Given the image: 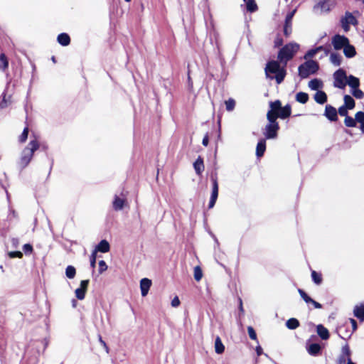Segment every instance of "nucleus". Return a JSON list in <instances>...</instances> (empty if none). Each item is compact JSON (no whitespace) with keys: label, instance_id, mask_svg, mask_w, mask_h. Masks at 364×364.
Masks as SVG:
<instances>
[{"label":"nucleus","instance_id":"obj_18","mask_svg":"<svg viewBox=\"0 0 364 364\" xmlns=\"http://www.w3.org/2000/svg\"><path fill=\"white\" fill-rule=\"evenodd\" d=\"M266 150V140L264 139H260L256 147V155L258 158L262 157Z\"/></svg>","mask_w":364,"mask_h":364},{"label":"nucleus","instance_id":"obj_34","mask_svg":"<svg viewBox=\"0 0 364 364\" xmlns=\"http://www.w3.org/2000/svg\"><path fill=\"white\" fill-rule=\"evenodd\" d=\"M9 66V62L4 53L0 54V69L5 70Z\"/></svg>","mask_w":364,"mask_h":364},{"label":"nucleus","instance_id":"obj_6","mask_svg":"<svg viewBox=\"0 0 364 364\" xmlns=\"http://www.w3.org/2000/svg\"><path fill=\"white\" fill-rule=\"evenodd\" d=\"M318 69L316 61L308 60L299 67V75L301 78H306L311 74L315 73Z\"/></svg>","mask_w":364,"mask_h":364},{"label":"nucleus","instance_id":"obj_5","mask_svg":"<svg viewBox=\"0 0 364 364\" xmlns=\"http://www.w3.org/2000/svg\"><path fill=\"white\" fill-rule=\"evenodd\" d=\"M299 46L295 43H290L283 47L278 53V60L286 65L287 61L293 58L298 51Z\"/></svg>","mask_w":364,"mask_h":364},{"label":"nucleus","instance_id":"obj_11","mask_svg":"<svg viewBox=\"0 0 364 364\" xmlns=\"http://www.w3.org/2000/svg\"><path fill=\"white\" fill-rule=\"evenodd\" d=\"M127 204L126 196L122 193V196L117 194L114 196L112 201V208L116 211L122 210Z\"/></svg>","mask_w":364,"mask_h":364},{"label":"nucleus","instance_id":"obj_12","mask_svg":"<svg viewBox=\"0 0 364 364\" xmlns=\"http://www.w3.org/2000/svg\"><path fill=\"white\" fill-rule=\"evenodd\" d=\"M349 43L348 38L344 36L336 35L332 38V44L335 50H340Z\"/></svg>","mask_w":364,"mask_h":364},{"label":"nucleus","instance_id":"obj_61","mask_svg":"<svg viewBox=\"0 0 364 364\" xmlns=\"http://www.w3.org/2000/svg\"><path fill=\"white\" fill-rule=\"evenodd\" d=\"M255 350L258 356L261 355L263 353V350L260 346H257Z\"/></svg>","mask_w":364,"mask_h":364},{"label":"nucleus","instance_id":"obj_57","mask_svg":"<svg viewBox=\"0 0 364 364\" xmlns=\"http://www.w3.org/2000/svg\"><path fill=\"white\" fill-rule=\"evenodd\" d=\"M350 322L352 324L353 331H355L357 329V322L353 318H350Z\"/></svg>","mask_w":364,"mask_h":364},{"label":"nucleus","instance_id":"obj_30","mask_svg":"<svg viewBox=\"0 0 364 364\" xmlns=\"http://www.w3.org/2000/svg\"><path fill=\"white\" fill-rule=\"evenodd\" d=\"M246 3L247 11L252 13L257 10V5L255 0H246L244 1Z\"/></svg>","mask_w":364,"mask_h":364},{"label":"nucleus","instance_id":"obj_36","mask_svg":"<svg viewBox=\"0 0 364 364\" xmlns=\"http://www.w3.org/2000/svg\"><path fill=\"white\" fill-rule=\"evenodd\" d=\"M311 277L314 282L316 284H320L322 282L321 274L320 273L316 272L314 270L311 272Z\"/></svg>","mask_w":364,"mask_h":364},{"label":"nucleus","instance_id":"obj_13","mask_svg":"<svg viewBox=\"0 0 364 364\" xmlns=\"http://www.w3.org/2000/svg\"><path fill=\"white\" fill-rule=\"evenodd\" d=\"M88 284L89 280L86 279L81 281L80 287L76 289L75 291V296L77 299L82 300L85 299Z\"/></svg>","mask_w":364,"mask_h":364},{"label":"nucleus","instance_id":"obj_48","mask_svg":"<svg viewBox=\"0 0 364 364\" xmlns=\"http://www.w3.org/2000/svg\"><path fill=\"white\" fill-rule=\"evenodd\" d=\"M107 269V265L104 260H100L99 262V272L100 273H102Z\"/></svg>","mask_w":364,"mask_h":364},{"label":"nucleus","instance_id":"obj_15","mask_svg":"<svg viewBox=\"0 0 364 364\" xmlns=\"http://www.w3.org/2000/svg\"><path fill=\"white\" fill-rule=\"evenodd\" d=\"M151 280L148 278H144L140 281V289L142 296H146L151 286Z\"/></svg>","mask_w":364,"mask_h":364},{"label":"nucleus","instance_id":"obj_53","mask_svg":"<svg viewBox=\"0 0 364 364\" xmlns=\"http://www.w3.org/2000/svg\"><path fill=\"white\" fill-rule=\"evenodd\" d=\"M8 105V103H7V100L6 99V94L4 93L3 94V99L0 102V107L1 109H4V108H6Z\"/></svg>","mask_w":364,"mask_h":364},{"label":"nucleus","instance_id":"obj_20","mask_svg":"<svg viewBox=\"0 0 364 364\" xmlns=\"http://www.w3.org/2000/svg\"><path fill=\"white\" fill-rule=\"evenodd\" d=\"M353 314L361 321H364V304L356 305L353 309Z\"/></svg>","mask_w":364,"mask_h":364},{"label":"nucleus","instance_id":"obj_60","mask_svg":"<svg viewBox=\"0 0 364 364\" xmlns=\"http://www.w3.org/2000/svg\"><path fill=\"white\" fill-rule=\"evenodd\" d=\"M209 139L208 134H206L203 139L202 144L203 146H207L208 145Z\"/></svg>","mask_w":364,"mask_h":364},{"label":"nucleus","instance_id":"obj_63","mask_svg":"<svg viewBox=\"0 0 364 364\" xmlns=\"http://www.w3.org/2000/svg\"><path fill=\"white\" fill-rule=\"evenodd\" d=\"M239 301H240V306H239V309H240V311L242 313H243V312H244V309H243V306H242V299H239Z\"/></svg>","mask_w":364,"mask_h":364},{"label":"nucleus","instance_id":"obj_56","mask_svg":"<svg viewBox=\"0 0 364 364\" xmlns=\"http://www.w3.org/2000/svg\"><path fill=\"white\" fill-rule=\"evenodd\" d=\"M11 243L13 247L16 248L19 245V241L17 238H12L11 240Z\"/></svg>","mask_w":364,"mask_h":364},{"label":"nucleus","instance_id":"obj_59","mask_svg":"<svg viewBox=\"0 0 364 364\" xmlns=\"http://www.w3.org/2000/svg\"><path fill=\"white\" fill-rule=\"evenodd\" d=\"M282 39L281 38H277L274 41V44H275V46L278 47V46H282Z\"/></svg>","mask_w":364,"mask_h":364},{"label":"nucleus","instance_id":"obj_39","mask_svg":"<svg viewBox=\"0 0 364 364\" xmlns=\"http://www.w3.org/2000/svg\"><path fill=\"white\" fill-rule=\"evenodd\" d=\"M203 277V272L202 269L199 266H196L194 267V279L198 282L200 281Z\"/></svg>","mask_w":364,"mask_h":364},{"label":"nucleus","instance_id":"obj_37","mask_svg":"<svg viewBox=\"0 0 364 364\" xmlns=\"http://www.w3.org/2000/svg\"><path fill=\"white\" fill-rule=\"evenodd\" d=\"M344 124L348 127H356V122L355 119L350 116H346L344 119Z\"/></svg>","mask_w":364,"mask_h":364},{"label":"nucleus","instance_id":"obj_23","mask_svg":"<svg viewBox=\"0 0 364 364\" xmlns=\"http://www.w3.org/2000/svg\"><path fill=\"white\" fill-rule=\"evenodd\" d=\"M57 40L58 42L63 46H67L70 43V36L65 33L59 34L57 38Z\"/></svg>","mask_w":364,"mask_h":364},{"label":"nucleus","instance_id":"obj_19","mask_svg":"<svg viewBox=\"0 0 364 364\" xmlns=\"http://www.w3.org/2000/svg\"><path fill=\"white\" fill-rule=\"evenodd\" d=\"M346 85H348L351 88L352 90L355 88L359 87L360 80L357 77L350 75L348 76Z\"/></svg>","mask_w":364,"mask_h":364},{"label":"nucleus","instance_id":"obj_8","mask_svg":"<svg viewBox=\"0 0 364 364\" xmlns=\"http://www.w3.org/2000/svg\"><path fill=\"white\" fill-rule=\"evenodd\" d=\"M358 23L356 18L349 11H346L345 15L341 18V24L345 32L350 30L351 25L356 26Z\"/></svg>","mask_w":364,"mask_h":364},{"label":"nucleus","instance_id":"obj_58","mask_svg":"<svg viewBox=\"0 0 364 364\" xmlns=\"http://www.w3.org/2000/svg\"><path fill=\"white\" fill-rule=\"evenodd\" d=\"M310 304H313L314 308H316V309H321L322 307L321 304H319L318 302L316 301L313 299H312V301H311Z\"/></svg>","mask_w":364,"mask_h":364},{"label":"nucleus","instance_id":"obj_54","mask_svg":"<svg viewBox=\"0 0 364 364\" xmlns=\"http://www.w3.org/2000/svg\"><path fill=\"white\" fill-rule=\"evenodd\" d=\"M180 300L178 296H175L171 301V306L174 308L178 307L180 305Z\"/></svg>","mask_w":364,"mask_h":364},{"label":"nucleus","instance_id":"obj_41","mask_svg":"<svg viewBox=\"0 0 364 364\" xmlns=\"http://www.w3.org/2000/svg\"><path fill=\"white\" fill-rule=\"evenodd\" d=\"M301 297L304 300V301L306 303V304H310L311 301H312V299L307 295V294L303 291L302 289H299L298 290Z\"/></svg>","mask_w":364,"mask_h":364},{"label":"nucleus","instance_id":"obj_4","mask_svg":"<svg viewBox=\"0 0 364 364\" xmlns=\"http://www.w3.org/2000/svg\"><path fill=\"white\" fill-rule=\"evenodd\" d=\"M272 113L267 114V119L268 123L264 129V135L267 139H274L277 137V133L279 129V126L275 117L272 115Z\"/></svg>","mask_w":364,"mask_h":364},{"label":"nucleus","instance_id":"obj_22","mask_svg":"<svg viewBox=\"0 0 364 364\" xmlns=\"http://www.w3.org/2000/svg\"><path fill=\"white\" fill-rule=\"evenodd\" d=\"M316 332L323 340H327L329 338L328 330L321 324L316 326Z\"/></svg>","mask_w":364,"mask_h":364},{"label":"nucleus","instance_id":"obj_35","mask_svg":"<svg viewBox=\"0 0 364 364\" xmlns=\"http://www.w3.org/2000/svg\"><path fill=\"white\" fill-rule=\"evenodd\" d=\"M76 270L73 266H68L65 269L66 277L69 279H73L75 276Z\"/></svg>","mask_w":364,"mask_h":364},{"label":"nucleus","instance_id":"obj_50","mask_svg":"<svg viewBox=\"0 0 364 364\" xmlns=\"http://www.w3.org/2000/svg\"><path fill=\"white\" fill-rule=\"evenodd\" d=\"M341 355H346L347 358H350V348L348 345H346L342 347V354Z\"/></svg>","mask_w":364,"mask_h":364},{"label":"nucleus","instance_id":"obj_21","mask_svg":"<svg viewBox=\"0 0 364 364\" xmlns=\"http://www.w3.org/2000/svg\"><path fill=\"white\" fill-rule=\"evenodd\" d=\"M109 248H110V247H109V242L105 240H102L97 245V246L96 247V248L94 251H96V252H100L102 253H105V252H107L109 251Z\"/></svg>","mask_w":364,"mask_h":364},{"label":"nucleus","instance_id":"obj_25","mask_svg":"<svg viewBox=\"0 0 364 364\" xmlns=\"http://www.w3.org/2000/svg\"><path fill=\"white\" fill-rule=\"evenodd\" d=\"M195 171L198 175H200L204 170L203 159L199 156L193 164Z\"/></svg>","mask_w":364,"mask_h":364},{"label":"nucleus","instance_id":"obj_27","mask_svg":"<svg viewBox=\"0 0 364 364\" xmlns=\"http://www.w3.org/2000/svg\"><path fill=\"white\" fill-rule=\"evenodd\" d=\"M225 350V346L219 336L215 340V351L218 354H222Z\"/></svg>","mask_w":364,"mask_h":364},{"label":"nucleus","instance_id":"obj_46","mask_svg":"<svg viewBox=\"0 0 364 364\" xmlns=\"http://www.w3.org/2000/svg\"><path fill=\"white\" fill-rule=\"evenodd\" d=\"M348 109H349L347 108L346 106L343 105L338 108V112L341 116L346 117V116H348Z\"/></svg>","mask_w":364,"mask_h":364},{"label":"nucleus","instance_id":"obj_29","mask_svg":"<svg viewBox=\"0 0 364 364\" xmlns=\"http://www.w3.org/2000/svg\"><path fill=\"white\" fill-rule=\"evenodd\" d=\"M286 326L291 330L296 329L299 326V321L294 318H289L286 322Z\"/></svg>","mask_w":364,"mask_h":364},{"label":"nucleus","instance_id":"obj_7","mask_svg":"<svg viewBox=\"0 0 364 364\" xmlns=\"http://www.w3.org/2000/svg\"><path fill=\"white\" fill-rule=\"evenodd\" d=\"M348 76L343 69H338L333 73V86L339 89H344L346 86Z\"/></svg>","mask_w":364,"mask_h":364},{"label":"nucleus","instance_id":"obj_17","mask_svg":"<svg viewBox=\"0 0 364 364\" xmlns=\"http://www.w3.org/2000/svg\"><path fill=\"white\" fill-rule=\"evenodd\" d=\"M314 100L319 105H323L327 102V95L322 90H318L314 96Z\"/></svg>","mask_w":364,"mask_h":364},{"label":"nucleus","instance_id":"obj_28","mask_svg":"<svg viewBox=\"0 0 364 364\" xmlns=\"http://www.w3.org/2000/svg\"><path fill=\"white\" fill-rule=\"evenodd\" d=\"M343 100H344L343 106H346L349 109H352L355 107V100H353V98L351 96H350L348 95H344Z\"/></svg>","mask_w":364,"mask_h":364},{"label":"nucleus","instance_id":"obj_14","mask_svg":"<svg viewBox=\"0 0 364 364\" xmlns=\"http://www.w3.org/2000/svg\"><path fill=\"white\" fill-rule=\"evenodd\" d=\"M337 110L335 107L330 105H326L324 116L330 121L335 122L338 119Z\"/></svg>","mask_w":364,"mask_h":364},{"label":"nucleus","instance_id":"obj_42","mask_svg":"<svg viewBox=\"0 0 364 364\" xmlns=\"http://www.w3.org/2000/svg\"><path fill=\"white\" fill-rule=\"evenodd\" d=\"M247 332H248V335L251 339L258 342L256 332L252 326L247 327Z\"/></svg>","mask_w":364,"mask_h":364},{"label":"nucleus","instance_id":"obj_44","mask_svg":"<svg viewBox=\"0 0 364 364\" xmlns=\"http://www.w3.org/2000/svg\"><path fill=\"white\" fill-rule=\"evenodd\" d=\"M291 33V23H287V21H285L284 26V33L286 36H289Z\"/></svg>","mask_w":364,"mask_h":364},{"label":"nucleus","instance_id":"obj_16","mask_svg":"<svg viewBox=\"0 0 364 364\" xmlns=\"http://www.w3.org/2000/svg\"><path fill=\"white\" fill-rule=\"evenodd\" d=\"M319 51H323V55L326 56L328 55L329 50L323 47V46H318L314 49L309 50L306 54L305 55L304 58H311L315 56V55L319 52Z\"/></svg>","mask_w":364,"mask_h":364},{"label":"nucleus","instance_id":"obj_26","mask_svg":"<svg viewBox=\"0 0 364 364\" xmlns=\"http://www.w3.org/2000/svg\"><path fill=\"white\" fill-rule=\"evenodd\" d=\"M343 53L347 58H353L356 54L354 46L350 45L349 43L344 47Z\"/></svg>","mask_w":364,"mask_h":364},{"label":"nucleus","instance_id":"obj_24","mask_svg":"<svg viewBox=\"0 0 364 364\" xmlns=\"http://www.w3.org/2000/svg\"><path fill=\"white\" fill-rule=\"evenodd\" d=\"M309 87L312 90H318V89H321L323 87V82L321 80L318 79H314L309 82Z\"/></svg>","mask_w":364,"mask_h":364},{"label":"nucleus","instance_id":"obj_33","mask_svg":"<svg viewBox=\"0 0 364 364\" xmlns=\"http://www.w3.org/2000/svg\"><path fill=\"white\" fill-rule=\"evenodd\" d=\"M296 100L301 104H305L309 100V95L306 92H299L296 95Z\"/></svg>","mask_w":364,"mask_h":364},{"label":"nucleus","instance_id":"obj_64","mask_svg":"<svg viewBox=\"0 0 364 364\" xmlns=\"http://www.w3.org/2000/svg\"><path fill=\"white\" fill-rule=\"evenodd\" d=\"M360 129L361 132H362L363 133H364V122H361V123H360Z\"/></svg>","mask_w":364,"mask_h":364},{"label":"nucleus","instance_id":"obj_10","mask_svg":"<svg viewBox=\"0 0 364 364\" xmlns=\"http://www.w3.org/2000/svg\"><path fill=\"white\" fill-rule=\"evenodd\" d=\"M211 181L213 183L212 193L208 204V208H213L216 203L218 196V183L217 177L215 176H211Z\"/></svg>","mask_w":364,"mask_h":364},{"label":"nucleus","instance_id":"obj_62","mask_svg":"<svg viewBox=\"0 0 364 364\" xmlns=\"http://www.w3.org/2000/svg\"><path fill=\"white\" fill-rule=\"evenodd\" d=\"M100 343L102 345V346L106 349L107 352H108V347L106 344V343L102 339V337H99Z\"/></svg>","mask_w":364,"mask_h":364},{"label":"nucleus","instance_id":"obj_45","mask_svg":"<svg viewBox=\"0 0 364 364\" xmlns=\"http://www.w3.org/2000/svg\"><path fill=\"white\" fill-rule=\"evenodd\" d=\"M28 127H26L22 134H21V136H19V141L21 142H24L26 141V140L28 138Z\"/></svg>","mask_w":364,"mask_h":364},{"label":"nucleus","instance_id":"obj_40","mask_svg":"<svg viewBox=\"0 0 364 364\" xmlns=\"http://www.w3.org/2000/svg\"><path fill=\"white\" fill-rule=\"evenodd\" d=\"M225 103V106H226V109L228 112H231L235 109V101L233 99L230 98L228 100H226Z\"/></svg>","mask_w":364,"mask_h":364},{"label":"nucleus","instance_id":"obj_1","mask_svg":"<svg viewBox=\"0 0 364 364\" xmlns=\"http://www.w3.org/2000/svg\"><path fill=\"white\" fill-rule=\"evenodd\" d=\"M285 65L281 66L276 60L268 62L265 67V74L267 78L274 79L277 84H280L286 76Z\"/></svg>","mask_w":364,"mask_h":364},{"label":"nucleus","instance_id":"obj_38","mask_svg":"<svg viewBox=\"0 0 364 364\" xmlns=\"http://www.w3.org/2000/svg\"><path fill=\"white\" fill-rule=\"evenodd\" d=\"M350 92L353 95V96L355 97L356 99L360 100L363 99L364 97L363 92L361 90H360L359 87L352 90Z\"/></svg>","mask_w":364,"mask_h":364},{"label":"nucleus","instance_id":"obj_3","mask_svg":"<svg viewBox=\"0 0 364 364\" xmlns=\"http://www.w3.org/2000/svg\"><path fill=\"white\" fill-rule=\"evenodd\" d=\"M270 109L267 113H272V116L275 117V119L277 118L286 119L291 114V107L287 105L284 107H282V103L279 100L269 102Z\"/></svg>","mask_w":364,"mask_h":364},{"label":"nucleus","instance_id":"obj_31","mask_svg":"<svg viewBox=\"0 0 364 364\" xmlns=\"http://www.w3.org/2000/svg\"><path fill=\"white\" fill-rule=\"evenodd\" d=\"M321 350V346L318 343H312L308 348V353L311 355H316Z\"/></svg>","mask_w":364,"mask_h":364},{"label":"nucleus","instance_id":"obj_51","mask_svg":"<svg viewBox=\"0 0 364 364\" xmlns=\"http://www.w3.org/2000/svg\"><path fill=\"white\" fill-rule=\"evenodd\" d=\"M23 250L24 251L25 254H31L33 251V247L30 244H26L23 246Z\"/></svg>","mask_w":364,"mask_h":364},{"label":"nucleus","instance_id":"obj_32","mask_svg":"<svg viewBox=\"0 0 364 364\" xmlns=\"http://www.w3.org/2000/svg\"><path fill=\"white\" fill-rule=\"evenodd\" d=\"M341 58H341V55L336 53H332L330 55L331 63L336 66H338L341 65Z\"/></svg>","mask_w":364,"mask_h":364},{"label":"nucleus","instance_id":"obj_47","mask_svg":"<svg viewBox=\"0 0 364 364\" xmlns=\"http://www.w3.org/2000/svg\"><path fill=\"white\" fill-rule=\"evenodd\" d=\"M8 255L10 258H15V257L21 258L23 257V253L20 251L9 252L8 253Z\"/></svg>","mask_w":364,"mask_h":364},{"label":"nucleus","instance_id":"obj_55","mask_svg":"<svg viewBox=\"0 0 364 364\" xmlns=\"http://www.w3.org/2000/svg\"><path fill=\"white\" fill-rule=\"evenodd\" d=\"M348 363V359L346 355H341L338 359V364H345Z\"/></svg>","mask_w":364,"mask_h":364},{"label":"nucleus","instance_id":"obj_49","mask_svg":"<svg viewBox=\"0 0 364 364\" xmlns=\"http://www.w3.org/2000/svg\"><path fill=\"white\" fill-rule=\"evenodd\" d=\"M296 11V9H294L292 11L289 12L287 15L285 21H287V23H291L292 18H293Z\"/></svg>","mask_w":364,"mask_h":364},{"label":"nucleus","instance_id":"obj_43","mask_svg":"<svg viewBox=\"0 0 364 364\" xmlns=\"http://www.w3.org/2000/svg\"><path fill=\"white\" fill-rule=\"evenodd\" d=\"M355 122L361 123L364 122V112H358L355 115Z\"/></svg>","mask_w":364,"mask_h":364},{"label":"nucleus","instance_id":"obj_2","mask_svg":"<svg viewBox=\"0 0 364 364\" xmlns=\"http://www.w3.org/2000/svg\"><path fill=\"white\" fill-rule=\"evenodd\" d=\"M39 148V144L36 140H32L28 146L22 151L21 157L18 162L21 168H26L33 158L35 151Z\"/></svg>","mask_w":364,"mask_h":364},{"label":"nucleus","instance_id":"obj_52","mask_svg":"<svg viewBox=\"0 0 364 364\" xmlns=\"http://www.w3.org/2000/svg\"><path fill=\"white\" fill-rule=\"evenodd\" d=\"M96 264V251H93L90 257V266L95 268Z\"/></svg>","mask_w":364,"mask_h":364},{"label":"nucleus","instance_id":"obj_9","mask_svg":"<svg viewBox=\"0 0 364 364\" xmlns=\"http://www.w3.org/2000/svg\"><path fill=\"white\" fill-rule=\"evenodd\" d=\"M335 0H318V2L314 6V11L316 13L321 14L323 12L330 11L335 6Z\"/></svg>","mask_w":364,"mask_h":364}]
</instances>
